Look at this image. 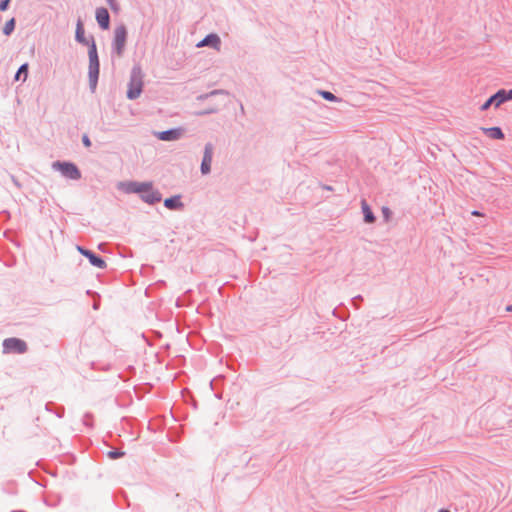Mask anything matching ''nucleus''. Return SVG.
<instances>
[{
    "mask_svg": "<svg viewBox=\"0 0 512 512\" xmlns=\"http://www.w3.org/2000/svg\"><path fill=\"white\" fill-rule=\"evenodd\" d=\"M88 54H89V62H93L94 65L96 66V64H97V62H99V60H98V55H97V50H96L95 44H92V46L89 49Z\"/></svg>",
    "mask_w": 512,
    "mask_h": 512,
    "instance_id": "2eb2a0df",
    "label": "nucleus"
},
{
    "mask_svg": "<svg viewBox=\"0 0 512 512\" xmlns=\"http://www.w3.org/2000/svg\"><path fill=\"white\" fill-rule=\"evenodd\" d=\"M89 75L91 81L95 84L99 75V62H97L96 67L93 62H89Z\"/></svg>",
    "mask_w": 512,
    "mask_h": 512,
    "instance_id": "4468645a",
    "label": "nucleus"
},
{
    "mask_svg": "<svg viewBox=\"0 0 512 512\" xmlns=\"http://www.w3.org/2000/svg\"><path fill=\"white\" fill-rule=\"evenodd\" d=\"M221 40L217 34H209L203 40H201L197 47L211 46L217 51L220 50Z\"/></svg>",
    "mask_w": 512,
    "mask_h": 512,
    "instance_id": "1a4fd4ad",
    "label": "nucleus"
},
{
    "mask_svg": "<svg viewBox=\"0 0 512 512\" xmlns=\"http://www.w3.org/2000/svg\"><path fill=\"white\" fill-rule=\"evenodd\" d=\"M119 187L128 193H132V192L146 193V192L150 191L152 186L150 183L127 182V183H121Z\"/></svg>",
    "mask_w": 512,
    "mask_h": 512,
    "instance_id": "39448f33",
    "label": "nucleus"
},
{
    "mask_svg": "<svg viewBox=\"0 0 512 512\" xmlns=\"http://www.w3.org/2000/svg\"><path fill=\"white\" fill-rule=\"evenodd\" d=\"M472 215H474V216H481L482 214L480 212H478V211H473Z\"/></svg>",
    "mask_w": 512,
    "mask_h": 512,
    "instance_id": "cd10ccee",
    "label": "nucleus"
},
{
    "mask_svg": "<svg viewBox=\"0 0 512 512\" xmlns=\"http://www.w3.org/2000/svg\"><path fill=\"white\" fill-rule=\"evenodd\" d=\"M495 107H499L503 102L508 100L507 91L504 89L499 90L496 94L491 96Z\"/></svg>",
    "mask_w": 512,
    "mask_h": 512,
    "instance_id": "f8f14e48",
    "label": "nucleus"
},
{
    "mask_svg": "<svg viewBox=\"0 0 512 512\" xmlns=\"http://www.w3.org/2000/svg\"><path fill=\"white\" fill-rule=\"evenodd\" d=\"M212 157H213V146H212V144L209 143L205 146L204 156H203V160L201 163V172L203 174H208L210 172Z\"/></svg>",
    "mask_w": 512,
    "mask_h": 512,
    "instance_id": "0eeeda50",
    "label": "nucleus"
},
{
    "mask_svg": "<svg viewBox=\"0 0 512 512\" xmlns=\"http://www.w3.org/2000/svg\"><path fill=\"white\" fill-rule=\"evenodd\" d=\"M440 512H449L448 510H441Z\"/></svg>",
    "mask_w": 512,
    "mask_h": 512,
    "instance_id": "c756f323",
    "label": "nucleus"
},
{
    "mask_svg": "<svg viewBox=\"0 0 512 512\" xmlns=\"http://www.w3.org/2000/svg\"><path fill=\"white\" fill-rule=\"evenodd\" d=\"M83 35H84V29H83L82 23L79 21L77 24V29H76V39L80 42H83Z\"/></svg>",
    "mask_w": 512,
    "mask_h": 512,
    "instance_id": "aec40b11",
    "label": "nucleus"
},
{
    "mask_svg": "<svg viewBox=\"0 0 512 512\" xmlns=\"http://www.w3.org/2000/svg\"><path fill=\"white\" fill-rule=\"evenodd\" d=\"M321 96L326 99V100H329V101H335L336 100V97L335 95H333L331 92L329 91H321L320 92Z\"/></svg>",
    "mask_w": 512,
    "mask_h": 512,
    "instance_id": "412c9836",
    "label": "nucleus"
},
{
    "mask_svg": "<svg viewBox=\"0 0 512 512\" xmlns=\"http://www.w3.org/2000/svg\"><path fill=\"white\" fill-rule=\"evenodd\" d=\"M382 213H383V215H384V217H385V219H386V220H388V219L390 218L391 211L389 210V208L384 207V208L382 209Z\"/></svg>",
    "mask_w": 512,
    "mask_h": 512,
    "instance_id": "393cba45",
    "label": "nucleus"
},
{
    "mask_svg": "<svg viewBox=\"0 0 512 512\" xmlns=\"http://www.w3.org/2000/svg\"><path fill=\"white\" fill-rule=\"evenodd\" d=\"M164 205L169 209H174L181 206L178 198H168L165 200Z\"/></svg>",
    "mask_w": 512,
    "mask_h": 512,
    "instance_id": "dca6fc26",
    "label": "nucleus"
},
{
    "mask_svg": "<svg viewBox=\"0 0 512 512\" xmlns=\"http://www.w3.org/2000/svg\"><path fill=\"white\" fill-rule=\"evenodd\" d=\"M362 210H363V213H364V219L367 223H373L374 220H375V217L371 211V209L369 208V206L367 205V203L365 201H362Z\"/></svg>",
    "mask_w": 512,
    "mask_h": 512,
    "instance_id": "ddd939ff",
    "label": "nucleus"
},
{
    "mask_svg": "<svg viewBox=\"0 0 512 512\" xmlns=\"http://www.w3.org/2000/svg\"><path fill=\"white\" fill-rule=\"evenodd\" d=\"M22 75H24V77H23V81H25V80H26V78H27V75H28V64H23V65L19 68L18 72H17V73H16V75H15V80H19V79L21 78V76H22Z\"/></svg>",
    "mask_w": 512,
    "mask_h": 512,
    "instance_id": "a211bd4d",
    "label": "nucleus"
},
{
    "mask_svg": "<svg viewBox=\"0 0 512 512\" xmlns=\"http://www.w3.org/2000/svg\"><path fill=\"white\" fill-rule=\"evenodd\" d=\"M53 168L69 179L77 180L81 177L79 169L73 163L57 161L53 163Z\"/></svg>",
    "mask_w": 512,
    "mask_h": 512,
    "instance_id": "f03ea898",
    "label": "nucleus"
},
{
    "mask_svg": "<svg viewBox=\"0 0 512 512\" xmlns=\"http://www.w3.org/2000/svg\"><path fill=\"white\" fill-rule=\"evenodd\" d=\"M5 353H24L27 350L26 343L18 338H8L3 342Z\"/></svg>",
    "mask_w": 512,
    "mask_h": 512,
    "instance_id": "20e7f679",
    "label": "nucleus"
},
{
    "mask_svg": "<svg viewBox=\"0 0 512 512\" xmlns=\"http://www.w3.org/2000/svg\"><path fill=\"white\" fill-rule=\"evenodd\" d=\"M508 100H512V89L507 91Z\"/></svg>",
    "mask_w": 512,
    "mask_h": 512,
    "instance_id": "bb28decb",
    "label": "nucleus"
},
{
    "mask_svg": "<svg viewBox=\"0 0 512 512\" xmlns=\"http://www.w3.org/2000/svg\"><path fill=\"white\" fill-rule=\"evenodd\" d=\"M148 192L149 194L144 197L147 202L154 203L160 200V196L157 193H154L151 190Z\"/></svg>",
    "mask_w": 512,
    "mask_h": 512,
    "instance_id": "6ab92c4d",
    "label": "nucleus"
},
{
    "mask_svg": "<svg viewBox=\"0 0 512 512\" xmlns=\"http://www.w3.org/2000/svg\"><path fill=\"white\" fill-rule=\"evenodd\" d=\"M123 455H124V453L120 452V451H111V452H109V456L112 459H116V458L122 457Z\"/></svg>",
    "mask_w": 512,
    "mask_h": 512,
    "instance_id": "5701e85b",
    "label": "nucleus"
},
{
    "mask_svg": "<svg viewBox=\"0 0 512 512\" xmlns=\"http://www.w3.org/2000/svg\"><path fill=\"white\" fill-rule=\"evenodd\" d=\"M14 28H15V19L12 18L5 23L4 28H3V33L5 35H10L12 33V31L14 30Z\"/></svg>",
    "mask_w": 512,
    "mask_h": 512,
    "instance_id": "f3484780",
    "label": "nucleus"
},
{
    "mask_svg": "<svg viewBox=\"0 0 512 512\" xmlns=\"http://www.w3.org/2000/svg\"><path fill=\"white\" fill-rule=\"evenodd\" d=\"M143 87V73L139 67H135L131 73L127 97L136 99L140 96Z\"/></svg>",
    "mask_w": 512,
    "mask_h": 512,
    "instance_id": "f257e3e1",
    "label": "nucleus"
},
{
    "mask_svg": "<svg viewBox=\"0 0 512 512\" xmlns=\"http://www.w3.org/2000/svg\"><path fill=\"white\" fill-rule=\"evenodd\" d=\"M127 30L124 25H119L114 31V47L118 56H121L125 49Z\"/></svg>",
    "mask_w": 512,
    "mask_h": 512,
    "instance_id": "7ed1b4c3",
    "label": "nucleus"
},
{
    "mask_svg": "<svg viewBox=\"0 0 512 512\" xmlns=\"http://www.w3.org/2000/svg\"><path fill=\"white\" fill-rule=\"evenodd\" d=\"M10 0H4L0 3V10L5 11L8 8Z\"/></svg>",
    "mask_w": 512,
    "mask_h": 512,
    "instance_id": "b1692460",
    "label": "nucleus"
},
{
    "mask_svg": "<svg viewBox=\"0 0 512 512\" xmlns=\"http://www.w3.org/2000/svg\"><path fill=\"white\" fill-rule=\"evenodd\" d=\"M82 140H83V143H84V145L86 147H90L91 146V142H90V140H89L87 135H84Z\"/></svg>",
    "mask_w": 512,
    "mask_h": 512,
    "instance_id": "a878e982",
    "label": "nucleus"
},
{
    "mask_svg": "<svg viewBox=\"0 0 512 512\" xmlns=\"http://www.w3.org/2000/svg\"><path fill=\"white\" fill-rule=\"evenodd\" d=\"M155 135L159 140L162 141H174L182 136V130L179 128L171 129L167 131L157 132L155 133Z\"/></svg>",
    "mask_w": 512,
    "mask_h": 512,
    "instance_id": "6e6552de",
    "label": "nucleus"
},
{
    "mask_svg": "<svg viewBox=\"0 0 512 512\" xmlns=\"http://www.w3.org/2000/svg\"><path fill=\"white\" fill-rule=\"evenodd\" d=\"M483 132L492 139H503L504 134L499 127L482 128Z\"/></svg>",
    "mask_w": 512,
    "mask_h": 512,
    "instance_id": "9b49d317",
    "label": "nucleus"
},
{
    "mask_svg": "<svg viewBox=\"0 0 512 512\" xmlns=\"http://www.w3.org/2000/svg\"><path fill=\"white\" fill-rule=\"evenodd\" d=\"M96 20L102 29L107 30L110 23L108 10L106 8H98L96 10Z\"/></svg>",
    "mask_w": 512,
    "mask_h": 512,
    "instance_id": "9d476101",
    "label": "nucleus"
},
{
    "mask_svg": "<svg viewBox=\"0 0 512 512\" xmlns=\"http://www.w3.org/2000/svg\"><path fill=\"white\" fill-rule=\"evenodd\" d=\"M76 249L78 252H80L82 255L88 258L91 265L100 269H104L106 267L105 261L102 258L96 256L90 250H87L81 246H76Z\"/></svg>",
    "mask_w": 512,
    "mask_h": 512,
    "instance_id": "423d86ee",
    "label": "nucleus"
},
{
    "mask_svg": "<svg viewBox=\"0 0 512 512\" xmlns=\"http://www.w3.org/2000/svg\"><path fill=\"white\" fill-rule=\"evenodd\" d=\"M491 105H494V102L492 100V98L490 97L482 106H481V110L482 111H485L487 110Z\"/></svg>",
    "mask_w": 512,
    "mask_h": 512,
    "instance_id": "4be33fe9",
    "label": "nucleus"
},
{
    "mask_svg": "<svg viewBox=\"0 0 512 512\" xmlns=\"http://www.w3.org/2000/svg\"><path fill=\"white\" fill-rule=\"evenodd\" d=\"M507 310H508V311H512V306H508V307H507Z\"/></svg>",
    "mask_w": 512,
    "mask_h": 512,
    "instance_id": "c85d7f7f",
    "label": "nucleus"
}]
</instances>
